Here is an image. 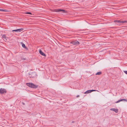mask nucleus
<instances>
[{"instance_id":"nucleus-15","label":"nucleus","mask_w":127,"mask_h":127,"mask_svg":"<svg viewBox=\"0 0 127 127\" xmlns=\"http://www.w3.org/2000/svg\"><path fill=\"white\" fill-rule=\"evenodd\" d=\"M0 11H3V12H7V10L5 9H0Z\"/></svg>"},{"instance_id":"nucleus-10","label":"nucleus","mask_w":127,"mask_h":127,"mask_svg":"<svg viewBox=\"0 0 127 127\" xmlns=\"http://www.w3.org/2000/svg\"><path fill=\"white\" fill-rule=\"evenodd\" d=\"M120 23H127V21L120 20Z\"/></svg>"},{"instance_id":"nucleus-19","label":"nucleus","mask_w":127,"mask_h":127,"mask_svg":"<svg viewBox=\"0 0 127 127\" xmlns=\"http://www.w3.org/2000/svg\"><path fill=\"white\" fill-rule=\"evenodd\" d=\"M25 58H24L22 57L21 58V59L23 60H25Z\"/></svg>"},{"instance_id":"nucleus-8","label":"nucleus","mask_w":127,"mask_h":127,"mask_svg":"<svg viewBox=\"0 0 127 127\" xmlns=\"http://www.w3.org/2000/svg\"><path fill=\"white\" fill-rule=\"evenodd\" d=\"M39 53L42 56H43L44 57H46V54H44L43 52H42V51L40 50H39Z\"/></svg>"},{"instance_id":"nucleus-14","label":"nucleus","mask_w":127,"mask_h":127,"mask_svg":"<svg viewBox=\"0 0 127 127\" xmlns=\"http://www.w3.org/2000/svg\"><path fill=\"white\" fill-rule=\"evenodd\" d=\"M2 38H4L5 39H6V35H4V34L2 35Z\"/></svg>"},{"instance_id":"nucleus-17","label":"nucleus","mask_w":127,"mask_h":127,"mask_svg":"<svg viewBox=\"0 0 127 127\" xmlns=\"http://www.w3.org/2000/svg\"><path fill=\"white\" fill-rule=\"evenodd\" d=\"M26 14H32V13L31 12H26L25 13Z\"/></svg>"},{"instance_id":"nucleus-18","label":"nucleus","mask_w":127,"mask_h":127,"mask_svg":"<svg viewBox=\"0 0 127 127\" xmlns=\"http://www.w3.org/2000/svg\"><path fill=\"white\" fill-rule=\"evenodd\" d=\"M13 32H18V30L17 29L16 30H13L12 31Z\"/></svg>"},{"instance_id":"nucleus-5","label":"nucleus","mask_w":127,"mask_h":127,"mask_svg":"<svg viewBox=\"0 0 127 127\" xmlns=\"http://www.w3.org/2000/svg\"><path fill=\"white\" fill-rule=\"evenodd\" d=\"M7 91L6 89L4 88H0V93L2 94H3L4 93H6Z\"/></svg>"},{"instance_id":"nucleus-2","label":"nucleus","mask_w":127,"mask_h":127,"mask_svg":"<svg viewBox=\"0 0 127 127\" xmlns=\"http://www.w3.org/2000/svg\"><path fill=\"white\" fill-rule=\"evenodd\" d=\"M36 73L34 72L31 73L29 74V76L30 78H34L36 77Z\"/></svg>"},{"instance_id":"nucleus-7","label":"nucleus","mask_w":127,"mask_h":127,"mask_svg":"<svg viewBox=\"0 0 127 127\" xmlns=\"http://www.w3.org/2000/svg\"><path fill=\"white\" fill-rule=\"evenodd\" d=\"M125 101L127 102V100L126 99H120V100H119L118 101H117L116 102H115V103H117L120 102L121 101Z\"/></svg>"},{"instance_id":"nucleus-20","label":"nucleus","mask_w":127,"mask_h":127,"mask_svg":"<svg viewBox=\"0 0 127 127\" xmlns=\"http://www.w3.org/2000/svg\"><path fill=\"white\" fill-rule=\"evenodd\" d=\"M124 72L126 74H127V71H124Z\"/></svg>"},{"instance_id":"nucleus-16","label":"nucleus","mask_w":127,"mask_h":127,"mask_svg":"<svg viewBox=\"0 0 127 127\" xmlns=\"http://www.w3.org/2000/svg\"><path fill=\"white\" fill-rule=\"evenodd\" d=\"M101 72H97L96 74V75H100L101 74Z\"/></svg>"},{"instance_id":"nucleus-21","label":"nucleus","mask_w":127,"mask_h":127,"mask_svg":"<svg viewBox=\"0 0 127 127\" xmlns=\"http://www.w3.org/2000/svg\"><path fill=\"white\" fill-rule=\"evenodd\" d=\"M79 95H77L76 96V97H77H77H79Z\"/></svg>"},{"instance_id":"nucleus-4","label":"nucleus","mask_w":127,"mask_h":127,"mask_svg":"<svg viewBox=\"0 0 127 127\" xmlns=\"http://www.w3.org/2000/svg\"><path fill=\"white\" fill-rule=\"evenodd\" d=\"M71 43L74 45H78L79 44V42L77 40H73L71 42Z\"/></svg>"},{"instance_id":"nucleus-6","label":"nucleus","mask_w":127,"mask_h":127,"mask_svg":"<svg viewBox=\"0 0 127 127\" xmlns=\"http://www.w3.org/2000/svg\"><path fill=\"white\" fill-rule=\"evenodd\" d=\"M98 91L96 90H87L84 93V94H88V93H90L93 91Z\"/></svg>"},{"instance_id":"nucleus-12","label":"nucleus","mask_w":127,"mask_h":127,"mask_svg":"<svg viewBox=\"0 0 127 127\" xmlns=\"http://www.w3.org/2000/svg\"><path fill=\"white\" fill-rule=\"evenodd\" d=\"M23 30V28L17 29L18 32H20Z\"/></svg>"},{"instance_id":"nucleus-11","label":"nucleus","mask_w":127,"mask_h":127,"mask_svg":"<svg viewBox=\"0 0 127 127\" xmlns=\"http://www.w3.org/2000/svg\"><path fill=\"white\" fill-rule=\"evenodd\" d=\"M21 43L22 44V47H23L25 49H26L27 48L24 44L23 42H21Z\"/></svg>"},{"instance_id":"nucleus-1","label":"nucleus","mask_w":127,"mask_h":127,"mask_svg":"<svg viewBox=\"0 0 127 127\" xmlns=\"http://www.w3.org/2000/svg\"><path fill=\"white\" fill-rule=\"evenodd\" d=\"M26 84L28 86L32 88L36 89L38 87L37 85H34L31 83H27Z\"/></svg>"},{"instance_id":"nucleus-13","label":"nucleus","mask_w":127,"mask_h":127,"mask_svg":"<svg viewBox=\"0 0 127 127\" xmlns=\"http://www.w3.org/2000/svg\"><path fill=\"white\" fill-rule=\"evenodd\" d=\"M120 20H115L114 22L115 23H120Z\"/></svg>"},{"instance_id":"nucleus-3","label":"nucleus","mask_w":127,"mask_h":127,"mask_svg":"<svg viewBox=\"0 0 127 127\" xmlns=\"http://www.w3.org/2000/svg\"><path fill=\"white\" fill-rule=\"evenodd\" d=\"M55 11L57 12H62V13H65L66 12L65 10L61 9H55Z\"/></svg>"},{"instance_id":"nucleus-9","label":"nucleus","mask_w":127,"mask_h":127,"mask_svg":"<svg viewBox=\"0 0 127 127\" xmlns=\"http://www.w3.org/2000/svg\"><path fill=\"white\" fill-rule=\"evenodd\" d=\"M110 110L111 111H114L116 113H117L118 112V109H117L112 108Z\"/></svg>"},{"instance_id":"nucleus-23","label":"nucleus","mask_w":127,"mask_h":127,"mask_svg":"<svg viewBox=\"0 0 127 127\" xmlns=\"http://www.w3.org/2000/svg\"><path fill=\"white\" fill-rule=\"evenodd\" d=\"M23 104H24V103H23Z\"/></svg>"},{"instance_id":"nucleus-22","label":"nucleus","mask_w":127,"mask_h":127,"mask_svg":"<svg viewBox=\"0 0 127 127\" xmlns=\"http://www.w3.org/2000/svg\"><path fill=\"white\" fill-rule=\"evenodd\" d=\"M74 121H72V123H74Z\"/></svg>"}]
</instances>
